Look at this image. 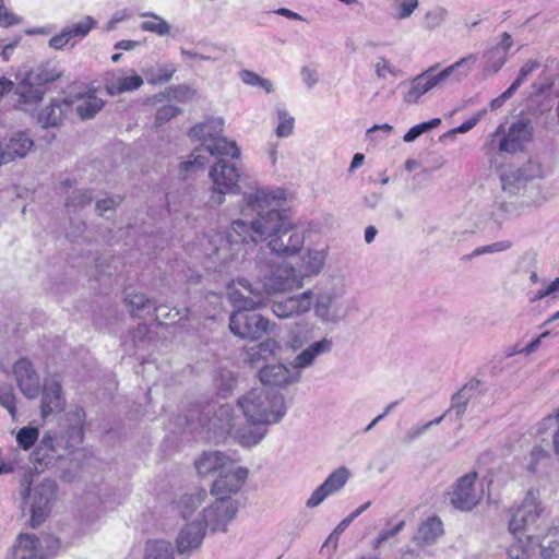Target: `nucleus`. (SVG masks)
<instances>
[{
	"label": "nucleus",
	"instance_id": "15",
	"mask_svg": "<svg viewBox=\"0 0 559 559\" xmlns=\"http://www.w3.org/2000/svg\"><path fill=\"white\" fill-rule=\"evenodd\" d=\"M234 460L230 466L217 475L211 487V493L216 499H233L245 485L248 477V468L237 466Z\"/></svg>",
	"mask_w": 559,
	"mask_h": 559
},
{
	"label": "nucleus",
	"instance_id": "37",
	"mask_svg": "<svg viewBox=\"0 0 559 559\" xmlns=\"http://www.w3.org/2000/svg\"><path fill=\"white\" fill-rule=\"evenodd\" d=\"M478 60V57L476 53H471L453 64L447 67L441 72L444 75V79L447 80L451 75L456 76V80L461 81L462 79L466 78L469 72L472 71L473 67L476 64Z\"/></svg>",
	"mask_w": 559,
	"mask_h": 559
},
{
	"label": "nucleus",
	"instance_id": "12",
	"mask_svg": "<svg viewBox=\"0 0 559 559\" xmlns=\"http://www.w3.org/2000/svg\"><path fill=\"white\" fill-rule=\"evenodd\" d=\"M477 473L461 476L450 492L451 504L460 511H472L483 499V488L476 485Z\"/></svg>",
	"mask_w": 559,
	"mask_h": 559
},
{
	"label": "nucleus",
	"instance_id": "8",
	"mask_svg": "<svg viewBox=\"0 0 559 559\" xmlns=\"http://www.w3.org/2000/svg\"><path fill=\"white\" fill-rule=\"evenodd\" d=\"M210 413V409L205 413L199 407L189 409L188 414L185 415L186 426L191 431L200 427L209 433L212 432L214 438L231 437L237 427L233 406L228 404L219 405L213 411V417L207 418Z\"/></svg>",
	"mask_w": 559,
	"mask_h": 559
},
{
	"label": "nucleus",
	"instance_id": "51",
	"mask_svg": "<svg viewBox=\"0 0 559 559\" xmlns=\"http://www.w3.org/2000/svg\"><path fill=\"white\" fill-rule=\"evenodd\" d=\"M240 80L249 86H258L266 93L273 92V84L270 80L260 76L258 73L250 70H241L239 72Z\"/></svg>",
	"mask_w": 559,
	"mask_h": 559
},
{
	"label": "nucleus",
	"instance_id": "22",
	"mask_svg": "<svg viewBox=\"0 0 559 559\" xmlns=\"http://www.w3.org/2000/svg\"><path fill=\"white\" fill-rule=\"evenodd\" d=\"M437 67H430L411 81V87L404 95V102L407 104H416L423 95L430 92L437 86L445 82L444 75L440 71L436 72Z\"/></svg>",
	"mask_w": 559,
	"mask_h": 559
},
{
	"label": "nucleus",
	"instance_id": "16",
	"mask_svg": "<svg viewBox=\"0 0 559 559\" xmlns=\"http://www.w3.org/2000/svg\"><path fill=\"white\" fill-rule=\"evenodd\" d=\"M533 134V127L528 120H518L513 122L508 133L503 126H499L492 133V138L502 136L499 142V151L504 153H515L522 150L523 145L528 142Z\"/></svg>",
	"mask_w": 559,
	"mask_h": 559
},
{
	"label": "nucleus",
	"instance_id": "59",
	"mask_svg": "<svg viewBox=\"0 0 559 559\" xmlns=\"http://www.w3.org/2000/svg\"><path fill=\"white\" fill-rule=\"evenodd\" d=\"M180 112V108L174 105H164L159 107L155 115V123L157 126H162L165 122L169 121L171 118L176 117Z\"/></svg>",
	"mask_w": 559,
	"mask_h": 559
},
{
	"label": "nucleus",
	"instance_id": "9",
	"mask_svg": "<svg viewBox=\"0 0 559 559\" xmlns=\"http://www.w3.org/2000/svg\"><path fill=\"white\" fill-rule=\"evenodd\" d=\"M58 486L51 479H44L35 486H27L21 492L23 502L29 508V525L40 526L49 516L57 499Z\"/></svg>",
	"mask_w": 559,
	"mask_h": 559
},
{
	"label": "nucleus",
	"instance_id": "29",
	"mask_svg": "<svg viewBox=\"0 0 559 559\" xmlns=\"http://www.w3.org/2000/svg\"><path fill=\"white\" fill-rule=\"evenodd\" d=\"M205 536L204 526L200 522L187 524L178 534L176 545L177 551L181 555L188 554L201 546Z\"/></svg>",
	"mask_w": 559,
	"mask_h": 559
},
{
	"label": "nucleus",
	"instance_id": "44",
	"mask_svg": "<svg viewBox=\"0 0 559 559\" xmlns=\"http://www.w3.org/2000/svg\"><path fill=\"white\" fill-rule=\"evenodd\" d=\"M103 99L92 93L81 99L80 104L76 106V112L82 119H91L103 108Z\"/></svg>",
	"mask_w": 559,
	"mask_h": 559
},
{
	"label": "nucleus",
	"instance_id": "30",
	"mask_svg": "<svg viewBox=\"0 0 559 559\" xmlns=\"http://www.w3.org/2000/svg\"><path fill=\"white\" fill-rule=\"evenodd\" d=\"M305 242L304 233L292 228L288 234H280L276 239L270 241V250L278 255L297 254Z\"/></svg>",
	"mask_w": 559,
	"mask_h": 559
},
{
	"label": "nucleus",
	"instance_id": "43",
	"mask_svg": "<svg viewBox=\"0 0 559 559\" xmlns=\"http://www.w3.org/2000/svg\"><path fill=\"white\" fill-rule=\"evenodd\" d=\"M144 559H174V550L170 542L152 540L145 548Z\"/></svg>",
	"mask_w": 559,
	"mask_h": 559
},
{
	"label": "nucleus",
	"instance_id": "3",
	"mask_svg": "<svg viewBox=\"0 0 559 559\" xmlns=\"http://www.w3.org/2000/svg\"><path fill=\"white\" fill-rule=\"evenodd\" d=\"M237 283L247 294L252 295L249 299H241L245 302L242 307H262L271 295L302 287L304 276L290 265H281L271 267L267 274L254 283L246 278Z\"/></svg>",
	"mask_w": 559,
	"mask_h": 559
},
{
	"label": "nucleus",
	"instance_id": "53",
	"mask_svg": "<svg viewBox=\"0 0 559 559\" xmlns=\"http://www.w3.org/2000/svg\"><path fill=\"white\" fill-rule=\"evenodd\" d=\"M510 247H511V241H509V240L497 241L491 245L481 246V247L476 248L472 253L467 254L464 259L471 260L474 257H478L481 254L502 252V251L508 250Z\"/></svg>",
	"mask_w": 559,
	"mask_h": 559
},
{
	"label": "nucleus",
	"instance_id": "10",
	"mask_svg": "<svg viewBox=\"0 0 559 559\" xmlns=\"http://www.w3.org/2000/svg\"><path fill=\"white\" fill-rule=\"evenodd\" d=\"M209 176L213 182L211 202L219 205L227 193H237L239 190V169L223 157L210 169Z\"/></svg>",
	"mask_w": 559,
	"mask_h": 559
},
{
	"label": "nucleus",
	"instance_id": "64",
	"mask_svg": "<svg viewBox=\"0 0 559 559\" xmlns=\"http://www.w3.org/2000/svg\"><path fill=\"white\" fill-rule=\"evenodd\" d=\"M531 461L527 465V469L532 473H536L538 471L539 462L544 461L548 457V453L540 447H534L530 453Z\"/></svg>",
	"mask_w": 559,
	"mask_h": 559
},
{
	"label": "nucleus",
	"instance_id": "39",
	"mask_svg": "<svg viewBox=\"0 0 559 559\" xmlns=\"http://www.w3.org/2000/svg\"><path fill=\"white\" fill-rule=\"evenodd\" d=\"M484 72L497 73L508 61V56L500 47H492L484 52Z\"/></svg>",
	"mask_w": 559,
	"mask_h": 559
},
{
	"label": "nucleus",
	"instance_id": "63",
	"mask_svg": "<svg viewBox=\"0 0 559 559\" xmlns=\"http://www.w3.org/2000/svg\"><path fill=\"white\" fill-rule=\"evenodd\" d=\"M332 340L323 337L322 340L310 344L307 348L317 358L318 356L330 353L332 350Z\"/></svg>",
	"mask_w": 559,
	"mask_h": 559
},
{
	"label": "nucleus",
	"instance_id": "58",
	"mask_svg": "<svg viewBox=\"0 0 559 559\" xmlns=\"http://www.w3.org/2000/svg\"><path fill=\"white\" fill-rule=\"evenodd\" d=\"M0 405L3 406L12 417L16 414L15 395L13 390L8 388L0 389Z\"/></svg>",
	"mask_w": 559,
	"mask_h": 559
},
{
	"label": "nucleus",
	"instance_id": "25",
	"mask_svg": "<svg viewBox=\"0 0 559 559\" xmlns=\"http://www.w3.org/2000/svg\"><path fill=\"white\" fill-rule=\"evenodd\" d=\"M66 399L62 393L61 383L56 378L46 379L41 395V416L46 419L53 413L63 411Z\"/></svg>",
	"mask_w": 559,
	"mask_h": 559
},
{
	"label": "nucleus",
	"instance_id": "31",
	"mask_svg": "<svg viewBox=\"0 0 559 559\" xmlns=\"http://www.w3.org/2000/svg\"><path fill=\"white\" fill-rule=\"evenodd\" d=\"M71 109V102L68 99L52 100L38 114L37 120L43 128L58 127L67 112Z\"/></svg>",
	"mask_w": 559,
	"mask_h": 559
},
{
	"label": "nucleus",
	"instance_id": "20",
	"mask_svg": "<svg viewBox=\"0 0 559 559\" xmlns=\"http://www.w3.org/2000/svg\"><path fill=\"white\" fill-rule=\"evenodd\" d=\"M437 67H430L411 81V87L404 95V102L407 104H416L423 95L430 92L437 86L445 82L444 75L440 71L436 72Z\"/></svg>",
	"mask_w": 559,
	"mask_h": 559
},
{
	"label": "nucleus",
	"instance_id": "19",
	"mask_svg": "<svg viewBox=\"0 0 559 559\" xmlns=\"http://www.w3.org/2000/svg\"><path fill=\"white\" fill-rule=\"evenodd\" d=\"M350 477V472L347 467L341 466L333 471L326 479L314 489L310 498L307 500L308 508H316L320 506L328 497L341 491Z\"/></svg>",
	"mask_w": 559,
	"mask_h": 559
},
{
	"label": "nucleus",
	"instance_id": "13",
	"mask_svg": "<svg viewBox=\"0 0 559 559\" xmlns=\"http://www.w3.org/2000/svg\"><path fill=\"white\" fill-rule=\"evenodd\" d=\"M542 513L543 508L538 490H527L522 503L512 513L508 525L509 532L513 535L524 532L540 518Z\"/></svg>",
	"mask_w": 559,
	"mask_h": 559
},
{
	"label": "nucleus",
	"instance_id": "42",
	"mask_svg": "<svg viewBox=\"0 0 559 559\" xmlns=\"http://www.w3.org/2000/svg\"><path fill=\"white\" fill-rule=\"evenodd\" d=\"M140 15L151 19L141 23L142 31L154 33L158 36H166L170 33V25L162 16L153 12H143Z\"/></svg>",
	"mask_w": 559,
	"mask_h": 559
},
{
	"label": "nucleus",
	"instance_id": "57",
	"mask_svg": "<svg viewBox=\"0 0 559 559\" xmlns=\"http://www.w3.org/2000/svg\"><path fill=\"white\" fill-rule=\"evenodd\" d=\"M59 76L60 72L55 68L43 66L37 69L36 76L33 80L36 81L37 85H43L56 81Z\"/></svg>",
	"mask_w": 559,
	"mask_h": 559
},
{
	"label": "nucleus",
	"instance_id": "36",
	"mask_svg": "<svg viewBox=\"0 0 559 559\" xmlns=\"http://www.w3.org/2000/svg\"><path fill=\"white\" fill-rule=\"evenodd\" d=\"M177 67L173 62L156 63L144 70V75L150 84H164L171 80Z\"/></svg>",
	"mask_w": 559,
	"mask_h": 559
},
{
	"label": "nucleus",
	"instance_id": "40",
	"mask_svg": "<svg viewBox=\"0 0 559 559\" xmlns=\"http://www.w3.org/2000/svg\"><path fill=\"white\" fill-rule=\"evenodd\" d=\"M205 498L206 491L204 489H199L194 493L182 496L177 502V508L182 518L186 519L191 515Z\"/></svg>",
	"mask_w": 559,
	"mask_h": 559
},
{
	"label": "nucleus",
	"instance_id": "6",
	"mask_svg": "<svg viewBox=\"0 0 559 559\" xmlns=\"http://www.w3.org/2000/svg\"><path fill=\"white\" fill-rule=\"evenodd\" d=\"M229 299L236 310L230 314L229 329L233 334L241 338L259 340L264 334L272 331V325L267 319L252 310L259 307H242L245 304L240 299H249L252 295L247 294L242 288H230L228 293Z\"/></svg>",
	"mask_w": 559,
	"mask_h": 559
},
{
	"label": "nucleus",
	"instance_id": "24",
	"mask_svg": "<svg viewBox=\"0 0 559 559\" xmlns=\"http://www.w3.org/2000/svg\"><path fill=\"white\" fill-rule=\"evenodd\" d=\"M33 146L34 141L26 132L12 134L4 143L0 144V165L25 157Z\"/></svg>",
	"mask_w": 559,
	"mask_h": 559
},
{
	"label": "nucleus",
	"instance_id": "41",
	"mask_svg": "<svg viewBox=\"0 0 559 559\" xmlns=\"http://www.w3.org/2000/svg\"><path fill=\"white\" fill-rule=\"evenodd\" d=\"M326 254L323 250H310L302 259V270L305 276H313L321 272L324 266Z\"/></svg>",
	"mask_w": 559,
	"mask_h": 559
},
{
	"label": "nucleus",
	"instance_id": "60",
	"mask_svg": "<svg viewBox=\"0 0 559 559\" xmlns=\"http://www.w3.org/2000/svg\"><path fill=\"white\" fill-rule=\"evenodd\" d=\"M314 361L316 357L306 347L294 358V360L290 364L294 367V369L300 371L301 369H306L312 366Z\"/></svg>",
	"mask_w": 559,
	"mask_h": 559
},
{
	"label": "nucleus",
	"instance_id": "46",
	"mask_svg": "<svg viewBox=\"0 0 559 559\" xmlns=\"http://www.w3.org/2000/svg\"><path fill=\"white\" fill-rule=\"evenodd\" d=\"M473 389V385H464L459 392H456L451 399V406L447 413L455 412L457 418L462 417L466 411L468 401L471 400V392Z\"/></svg>",
	"mask_w": 559,
	"mask_h": 559
},
{
	"label": "nucleus",
	"instance_id": "27",
	"mask_svg": "<svg viewBox=\"0 0 559 559\" xmlns=\"http://www.w3.org/2000/svg\"><path fill=\"white\" fill-rule=\"evenodd\" d=\"M85 412L82 407L75 406L66 414V442L64 447L68 449H74L79 447L84 437L83 426L85 421Z\"/></svg>",
	"mask_w": 559,
	"mask_h": 559
},
{
	"label": "nucleus",
	"instance_id": "55",
	"mask_svg": "<svg viewBox=\"0 0 559 559\" xmlns=\"http://www.w3.org/2000/svg\"><path fill=\"white\" fill-rule=\"evenodd\" d=\"M38 429L32 427H23L16 435V441L24 450L33 447L38 439Z\"/></svg>",
	"mask_w": 559,
	"mask_h": 559
},
{
	"label": "nucleus",
	"instance_id": "47",
	"mask_svg": "<svg viewBox=\"0 0 559 559\" xmlns=\"http://www.w3.org/2000/svg\"><path fill=\"white\" fill-rule=\"evenodd\" d=\"M124 302L133 317H141L142 311L154 305L151 299L141 293L128 294L124 298Z\"/></svg>",
	"mask_w": 559,
	"mask_h": 559
},
{
	"label": "nucleus",
	"instance_id": "48",
	"mask_svg": "<svg viewBox=\"0 0 559 559\" xmlns=\"http://www.w3.org/2000/svg\"><path fill=\"white\" fill-rule=\"evenodd\" d=\"M95 25H96V21L93 17L85 16L81 21H79L72 25H69L64 28L67 29L68 33H70L69 36L72 40V45H74L78 39L84 38L90 33V31L93 27H95Z\"/></svg>",
	"mask_w": 559,
	"mask_h": 559
},
{
	"label": "nucleus",
	"instance_id": "11",
	"mask_svg": "<svg viewBox=\"0 0 559 559\" xmlns=\"http://www.w3.org/2000/svg\"><path fill=\"white\" fill-rule=\"evenodd\" d=\"M58 548L59 540L52 536L37 538L34 534L21 533L13 546V559H47Z\"/></svg>",
	"mask_w": 559,
	"mask_h": 559
},
{
	"label": "nucleus",
	"instance_id": "21",
	"mask_svg": "<svg viewBox=\"0 0 559 559\" xmlns=\"http://www.w3.org/2000/svg\"><path fill=\"white\" fill-rule=\"evenodd\" d=\"M437 67H430L411 81V87L404 95V102L407 104H416L423 95L430 92L437 86L445 82L444 75L440 71L436 72Z\"/></svg>",
	"mask_w": 559,
	"mask_h": 559
},
{
	"label": "nucleus",
	"instance_id": "35",
	"mask_svg": "<svg viewBox=\"0 0 559 559\" xmlns=\"http://www.w3.org/2000/svg\"><path fill=\"white\" fill-rule=\"evenodd\" d=\"M33 74H29L25 80L16 85L15 94L19 96V104L36 105L43 99L44 91L35 86L33 83Z\"/></svg>",
	"mask_w": 559,
	"mask_h": 559
},
{
	"label": "nucleus",
	"instance_id": "26",
	"mask_svg": "<svg viewBox=\"0 0 559 559\" xmlns=\"http://www.w3.org/2000/svg\"><path fill=\"white\" fill-rule=\"evenodd\" d=\"M233 461L234 459L222 451H204L194 461V467L200 476H207L215 473L221 474V472L230 466Z\"/></svg>",
	"mask_w": 559,
	"mask_h": 559
},
{
	"label": "nucleus",
	"instance_id": "50",
	"mask_svg": "<svg viewBox=\"0 0 559 559\" xmlns=\"http://www.w3.org/2000/svg\"><path fill=\"white\" fill-rule=\"evenodd\" d=\"M449 12L443 7H435L427 11L424 16V26L429 31L440 27L448 19Z\"/></svg>",
	"mask_w": 559,
	"mask_h": 559
},
{
	"label": "nucleus",
	"instance_id": "61",
	"mask_svg": "<svg viewBox=\"0 0 559 559\" xmlns=\"http://www.w3.org/2000/svg\"><path fill=\"white\" fill-rule=\"evenodd\" d=\"M243 361L252 368H258L261 364L267 360L262 355L261 350L258 349L257 345L246 348Z\"/></svg>",
	"mask_w": 559,
	"mask_h": 559
},
{
	"label": "nucleus",
	"instance_id": "17",
	"mask_svg": "<svg viewBox=\"0 0 559 559\" xmlns=\"http://www.w3.org/2000/svg\"><path fill=\"white\" fill-rule=\"evenodd\" d=\"M259 379L264 388H286L300 381L301 372L294 369L292 364H272L259 370Z\"/></svg>",
	"mask_w": 559,
	"mask_h": 559
},
{
	"label": "nucleus",
	"instance_id": "54",
	"mask_svg": "<svg viewBox=\"0 0 559 559\" xmlns=\"http://www.w3.org/2000/svg\"><path fill=\"white\" fill-rule=\"evenodd\" d=\"M280 123L276 128V135L280 138L289 136L294 130V118L284 109H277Z\"/></svg>",
	"mask_w": 559,
	"mask_h": 559
},
{
	"label": "nucleus",
	"instance_id": "56",
	"mask_svg": "<svg viewBox=\"0 0 559 559\" xmlns=\"http://www.w3.org/2000/svg\"><path fill=\"white\" fill-rule=\"evenodd\" d=\"M540 67V63L536 60H527L520 69L516 79L510 85L516 92L519 87L526 81V79Z\"/></svg>",
	"mask_w": 559,
	"mask_h": 559
},
{
	"label": "nucleus",
	"instance_id": "33",
	"mask_svg": "<svg viewBox=\"0 0 559 559\" xmlns=\"http://www.w3.org/2000/svg\"><path fill=\"white\" fill-rule=\"evenodd\" d=\"M66 439H67L66 436L56 437L51 433H46L41 438V440L36 449V452H35L36 460L40 463H46V464L49 463L53 459V453L57 452L58 449H60V448L66 449V447H64ZM67 450H69V449L67 448Z\"/></svg>",
	"mask_w": 559,
	"mask_h": 559
},
{
	"label": "nucleus",
	"instance_id": "62",
	"mask_svg": "<svg viewBox=\"0 0 559 559\" xmlns=\"http://www.w3.org/2000/svg\"><path fill=\"white\" fill-rule=\"evenodd\" d=\"M190 157L191 158L189 160H186L180 165L185 173H189L198 168H203L207 162L204 156L199 154V150H195Z\"/></svg>",
	"mask_w": 559,
	"mask_h": 559
},
{
	"label": "nucleus",
	"instance_id": "1",
	"mask_svg": "<svg viewBox=\"0 0 559 559\" xmlns=\"http://www.w3.org/2000/svg\"><path fill=\"white\" fill-rule=\"evenodd\" d=\"M285 193L281 189L257 188L242 194L241 218L235 219L226 238V246L216 248L218 258L226 260L228 251L238 250L241 243L270 241L280 234H288L293 222L282 209Z\"/></svg>",
	"mask_w": 559,
	"mask_h": 559
},
{
	"label": "nucleus",
	"instance_id": "7",
	"mask_svg": "<svg viewBox=\"0 0 559 559\" xmlns=\"http://www.w3.org/2000/svg\"><path fill=\"white\" fill-rule=\"evenodd\" d=\"M224 120L210 118L190 129L191 139L201 143L203 148L215 157L239 158L240 150L235 141L223 136Z\"/></svg>",
	"mask_w": 559,
	"mask_h": 559
},
{
	"label": "nucleus",
	"instance_id": "38",
	"mask_svg": "<svg viewBox=\"0 0 559 559\" xmlns=\"http://www.w3.org/2000/svg\"><path fill=\"white\" fill-rule=\"evenodd\" d=\"M507 555L508 559H532L535 555L533 538H516L508 548Z\"/></svg>",
	"mask_w": 559,
	"mask_h": 559
},
{
	"label": "nucleus",
	"instance_id": "18",
	"mask_svg": "<svg viewBox=\"0 0 559 559\" xmlns=\"http://www.w3.org/2000/svg\"><path fill=\"white\" fill-rule=\"evenodd\" d=\"M12 371L21 393L26 399H36L40 391V378L31 360L20 358L14 362Z\"/></svg>",
	"mask_w": 559,
	"mask_h": 559
},
{
	"label": "nucleus",
	"instance_id": "52",
	"mask_svg": "<svg viewBox=\"0 0 559 559\" xmlns=\"http://www.w3.org/2000/svg\"><path fill=\"white\" fill-rule=\"evenodd\" d=\"M393 16L397 20L408 19L419 7L418 0H393Z\"/></svg>",
	"mask_w": 559,
	"mask_h": 559
},
{
	"label": "nucleus",
	"instance_id": "14",
	"mask_svg": "<svg viewBox=\"0 0 559 559\" xmlns=\"http://www.w3.org/2000/svg\"><path fill=\"white\" fill-rule=\"evenodd\" d=\"M238 511V502L234 499H216L202 511V520L199 521L212 533L226 532L227 525Z\"/></svg>",
	"mask_w": 559,
	"mask_h": 559
},
{
	"label": "nucleus",
	"instance_id": "49",
	"mask_svg": "<svg viewBox=\"0 0 559 559\" xmlns=\"http://www.w3.org/2000/svg\"><path fill=\"white\" fill-rule=\"evenodd\" d=\"M93 200L92 191L85 189H75L66 201V206L70 211H78L88 205Z\"/></svg>",
	"mask_w": 559,
	"mask_h": 559
},
{
	"label": "nucleus",
	"instance_id": "34",
	"mask_svg": "<svg viewBox=\"0 0 559 559\" xmlns=\"http://www.w3.org/2000/svg\"><path fill=\"white\" fill-rule=\"evenodd\" d=\"M267 432L266 426L236 427L231 437L242 447H254L265 437Z\"/></svg>",
	"mask_w": 559,
	"mask_h": 559
},
{
	"label": "nucleus",
	"instance_id": "23",
	"mask_svg": "<svg viewBox=\"0 0 559 559\" xmlns=\"http://www.w3.org/2000/svg\"><path fill=\"white\" fill-rule=\"evenodd\" d=\"M311 295V292L305 290L295 296L275 300L272 305V311L276 317L281 319H287L307 313L312 309L313 302Z\"/></svg>",
	"mask_w": 559,
	"mask_h": 559
},
{
	"label": "nucleus",
	"instance_id": "2",
	"mask_svg": "<svg viewBox=\"0 0 559 559\" xmlns=\"http://www.w3.org/2000/svg\"><path fill=\"white\" fill-rule=\"evenodd\" d=\"M545 170L538 160L528 159L522 166H507L501 169L500 181L503 192L509 195H521L522 205L539 206L548 199L540 180Z\"/></svg>",
	"mask_w": 559,
	"mask_h": 559
},
{
	"label": "nucleus",
	"instance_id": "5",
	"mask_svg": "<svg viewBox=\"0 0 559 559\" xmlns=\"http://www.w3.org/2000/svg\"><path fill=\"white\" fill-rule=\"evenodd\" d=\"M307 292L312 293V308L316 317L322 322L338 323L348 316V306L342 301L345 295L342 281L326 278Z\"/></svg>",
	"mask_w": 559,
	"mask_h": 559
},
{
	"label": "nucleus",
	"instance_id": "4",
	"mask_svg": "<svg viewBox=\"0 0 559 559\" xmlns=\"http://www.w3.org/2000/svg\"><path fill=\"white\" fill-rule=\"evenodd\" d=\"M237 404L253 426L277 424L287 413L284 395L264 386L251 389L238 399Z\"/></svg>",
	"mask_w": 559,
	"mask_h": 559
},
{
	"label": "nucleus",
	"instance_id": "45",
	"mask_svg": "<svg viewBox=\"0 0 559 559\" xmlns=\"http://www.w3.org/2000/svg\"><path fill=\"white\" fill-rule=\"evenodd\" d=\"M371 67L379 80H386L389 76L397 78L402 71L394 67L384 56H378L372 60Z\"/></svg>",
	"mask_w": 559,
	"mask_h": 559
},
{
	"label": "nucleus",
	"instance_id": "28",
	"mask_svg": "<svg viewBox=\"0 0 559 559\" xmlns=\"http://www.w3.org/2000/svg\"><path fill=\"white\" fill-rule=\"evenodd\" d=\"M143 84V79L138 75L133 70H130L129 75L111 72L105 78V88L111 96H116L127 92H133L140 88Z\"/></svg>",
	"mask_w": 559,
	"mask_h": 559
},
{
	"label": "nucleus",
	"instance_id": "32",
	"mask_svg": "<svg viewBox=\"0 0 559 559\" xmlns=\"http://www.w3.org/2000/svg\"><path fill=\"white\" fill-rule=\"evenodd\" d=\"M443 534V526L440 519L432 516L427 519L414 536V542L419 546H429Z\"/></svg>",
	"mask_w": 559,
	"mask_h": 559
}]
</instances>
